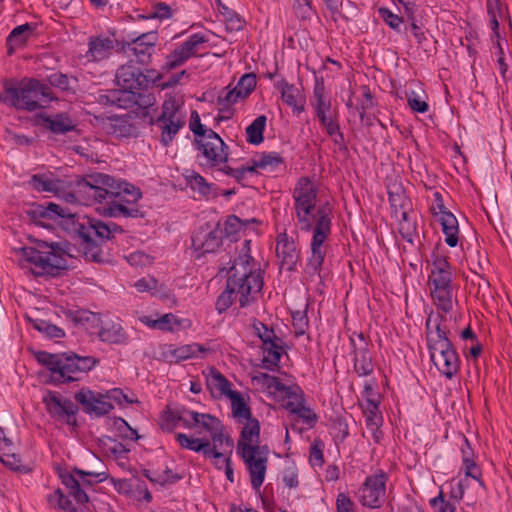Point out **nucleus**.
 Segmentation results:
<instances>
[{"mask_svg":"<svg viewBox=\"0 0 512 512\" xmlns=\"http://www.w3.org/2000/svg\"><path fill=\"white\" fill-rule=\"evenodd\" d=\"M84 205L111 200L106 209L110 217L143 218L136 203L142 197L139 188L120 178L104 173H92L77 181L74 193L70 195Z\"/></svg>","mask_w":512,"mask_h":512,"instance_id":"1","label":"nucleus"},{"mask_svg":"<svg viewBox=\"0 0 512 512\" xmlns=\"http://www.w3.org/2000/svg\"><path fill=\"white\" fill-rule=\"evenodd\" d=\"M283 164V158L278 152H263L255 157V165L259 169L274 171Z\"/></svg>","mask_w":512,"mask_h":512,"instance_id":"45","label":"nucleus"},{"mask_svg":"<svg viewBox=\"0 0 512 512\" xmlns=\"http://www.w3.org/2000/svg\"><path fill=\"white\" fill-rule=\"evenodd\" d=\"M203 349L197 344L183 345L173 350L172 355L176 361L196 357Z\"/></svg>","mask_w":512,"mask_h":512,"instance_id":"57","label":"nucleus"},{"mask_svg":"<svg viewBox=\"0 0 512 512\" xmlns=\"http://www.w3.org/2000/svg\"><path fill=\"white\" fill-rule=\"evenodd\" d=\"M55 99L48 85L33 79L24 78L16 86L6 85L0 93V101L18 110L35 111Z\"/></svg>","mask_w":512,"mask_h":512,"instance_id":"7","label":"nucleus"},{"mask_svg":"<svg viewBox=\"0 0 512 512\" xmlns=\"http://www.w3.org/2000/svg\"><path fill=\"white\" fill-rule=\"evenodd\" d=\"M244 426L241 430L240 439L237 445L247 444L249 446H260V423L252 416L249 419H244Z\"/></svg>","mask_w":512,"mask_h":512,"instance_id":"33","label":"nucleus"},{"mask_svg":"<svg viewBox=\"0 0 512 512\" xmlns=\"http://www.w3.org/2000/svg\"><path fill=\"white\" fill-rule=\"evenodd\" d=\"M33 33L32 25L25 23L15 27L7 37L6 43L8 54H12L14 50L24 45Z\"/></svg>","mask_w":512,"mask_h":512,"instance_id":"34","label":"nucleus"},{"mask_svg":"<svg viewBox=\"0 0 512 512\" xmlns=\"http://www.w3.org/2000/svg\"><path fill=\"white\" fill-rule=\"evenodd\" d=\"M150 123L155 124L160 129V142L163 146L167 147L173 141L179 130L185 126L186 120H162L157 118L154 120L151 118Z\"/></svg>","mask_w":512,"mask_h":512,"instance_id":"30","label":"nucleus"},{"mask_svg":"<svg viewBox=\"0 0 512 512\" xmlns=\"http://www.w3.org/2000/svg\"><path fill=\"white\" fill-rule=\"evenodd\" d=\"M431 506L434 508V512H455L456 504L450 500H445L443 492L440 491L438 496L430 500Z\"/></svg>","mask_w":512,"mask_h":512,"instance_id":"62","label":"nucleus"},{"mask_svg":"<svg viewBox=\"0 0 512 512\" xmlns=\"http://www.w3.org/2000/svg\"><path fill=\"white\" fill-rule=\"evenodd\" d=\"M179 424L177 408L167 409L160 417V427L165 432L173 431Z\"/></svg>","mask_w":512,"mask_h":512,"instance_id":"56","label":"nucleus"},{"mask_svg":"<svg viewBox=\"0 0 512 512\" xmlns=\"http://www.w3.org/2000/svg\"><path fill=\"white\" fill-rule=\"evenodd\" d=\"M35 357L39 364L48 369L50 380L54 384L78 381L98 363L94 357L79 356L75 353L52 354L39 351Z\"/></svg>","mask_w":512,"mask_h":512,"instance_id":"6","label":"nucleus"},{"mask_svg":"<svg viewBox=\"0 0 512 512\" xmlns=\"http://www.w3.org/2000/svg\"><path fill=\"white\" fill-rule=\"evenodd\" d=\"M266 122V116L260 115L246 128V140L248 143L259 145L263 142V133L266 127Z\"/></svg>","mask_w":512,"mask_h":512,"instance_id":"41","label":"nucleus"},{"mask_svg":"<svg viewBox=\"0 0 512 512\" xmlns=\"http://www.w3.org/2000/svg\"><path fill=\"white\" fill-rule=\"evenodd\" d=\"M439 222L445 236V243L449 247H456L459 242V226L457 218L453 213H444V215L439 217Z\"/></svg>","mask_w":512,"mask_h":512,"instance_id":"31","label":"nucleus"},{"mask_svg":"<svg viewBox=\"0 0 512 512\" xmlns=\"http://www.w3.org/2000/svg\"><path fill=\"white\" fill-rule=\"evenodd\" d=\"M263 362L266 368L277 367L282 354V339L263 345Z\"/></svg>","mask_w":512,"mask_h":512,"instance_id":"38","label":"nucleus"},{"mask_svg":"<svg viewBox=\"0 0 512 512\" xmlns=\"http://www.w3.org/2000/svg\"><path fill=\"white\" fill-rule=\"evenodd\" d=\"M117 85L131 90H141L148 85L147 77L133 65H122L116 72Z\"/></svg>","mask_w":512,"mask_h":512,"instance_id":"19","label":"nucleus"},{"mask_svg":"<svg viewBox=\"0 0 512 512\" xmlns=\"http://www.w3.org/2000/svg\"><path fill=\"white\" fill-rule=\"evenodd\" d=\"M387 193L394 218L406 217V214L412 211L411 201L400 183L389 184Z\"/></svg>","mask_w":512,"mask_h":512,"instance_id":"21","label":"nucleus"},{"mask_svg":"<svg viewBox=\"0 0 512 512\" xmlns=\"http://www.w3.org/2000/svg\"><path fill=\"white\" fill-rule=\"evenodd\" d=\"M431 361L438 371L448 379L454 377L460 369V359L456 350L444 355L441 359L436 357L435 360Z\"/></svg>","mask_w":512,"mask_h":512,"instance_id":"32","label":"nucleus"},{"mask_svg":"<svg viewBox=\"0 0 512 512\" xmlns=\"http://www.w3.org/2000/svg\"><path fill=\"white\" fill-rule=\"evenodd\" d=\"M407 101L409 107L414 112L425 113L429 109L428 103L414 91H411L407 94Z\"/></svg>","mask_w":512,"mask_h":512,"instance_id":"63","label":"nucleus"},{"mask_svg":"<svg viewBox=\"0 0 512 512\" xmlns=\"http://www.w3.org/2000/svg\"><path fill=\"white\" fill-rule=\"evenodd\" d=\"M431 296L439 310L446 314L452 311L454 301L452 286L443 288H431Z\"/></svg>","mask_w":512,"mask_h":512,"instance_id":"36","label":"nucleus"},{"mask_svg":"<svg viewBox=\"0 0 512 512\" xmlns=\"http://www.w3.org/2000/svg\"><path fill=\"white\" fill-rule=\"evenodd\" d=\"M48 413L57 419H65L68 425H76L77 405L70 399L60 397L56 392H49L43 398Z\"/></svg>","mask_w":512,"mask_h":512,"instance_id":"15","label":"nucleus"},{"mask_svg":"<svg viewBox=\"0 0 512 512\" xmlns=\"http://www.w3.org/2000/svg\"><path fill=\"white\" fill-rule=\"evenodd\" d=\"M29 214L35 219H50L59 221L60 225L69 233L78 235L81 239V250L84 257L92 262L103 261L101 243L110 240L123 229L116 223L104 222L85 215H78L58 204L49 202L47 205L34 206Z\"/></svg>","mask_w":512,"mask_h":512,"instance_id":"2","label":"nucleus"},{"mask_svg":"<svg viewBox=\"0 0 512 512\" xmlns=\"http://www.w3.org/2000/svg\"><path fill=\"white\" fill-rule=\"evenodd\" d=\"M310 104L321 126L338 119V111L332 107L331 100L325 95V86L322 80L316 79Z\"/></svg>","mask_w":512,"mask_h":512,"instance_id":"14","label":"nucleus"},{"mask_svg":"<svg viewBox=\"0 0 512 512\" xmlns=\"http://www.w3.org/2000/svg\"><path fill=\"white\" fill-rule=\"evenodd\" d=\"M18 253L20 264L29 266L36 276L58 274L67 268V258L70 257L66 244L54 242H38L35 246L22 247Z\"/></svg>","mask_w":512,"mask_h":512,"instance_id":"5","label":"nucleus"},{"mask_svg":"<svg viewBox=\"0 0 512 512\" xmlns=\"http://www.w3.org/2000/svg\"><path fill=\"white\" fill-rule=\"evenodd\" d=\"M206 377V386L215 399L229 398L235 390L231 389V382L216 368H209Z\"/></svg>","mask_w":512,"mask_h":512,"instance_id":"23","label":"nucleus"},{"mask_svg":"<svg viewBox=\"0 0 512 512\" xmlns=\"http://www.w3.org/2000/svg\"><path fill=\"white\" fill-rule=\"evenodd\" d=\"M276 253L281 259L282 266L288 271L296 270L299 260V251L293 239L288 238L287 234H280L277 239Z\"/></svg>","mask_w":512,"mask_h":512,"instance_id":"22","label":"nucleus"},{"mask_svg":"<svg viewBox=\"0 0 512 512\" xmlns=\"http://www.w3.org/2000/svg\"><path fill=\"white\" fill-rule=\"evenodd\" d=\"M287 398L284 408L291 412H297L305 404L304 396L299 387H288L283 393Z\"/></svg>","mask_w":512,"mask_h":512,"instance_id":"46","label":"nucleus"},{"mask_svg":"<svg viewBox=\"0 0 512 512\" xmlns=\"http://www.w3.org/2000/svg\"><path fill=\"white\" fill-rule=\"evenodd\" d=\"M225 23V29L227 32H238L242 30L244 26V20L235 11L226 12L223 17Z\"/></svg>","mask_w":512,"mask_h":512,"instance_id":"61","label":"nucleus"},{"mask_svg":"<svg viewBox=\"0 0 512 512\" xmlns=\"http://www.w3.org/2000/svg\"><path fill=\"white\" fill-rule=\"evenodd\" d=\"M114 49V41L109 37H91L85 57L90 62H99L107 59Z\"/></svg>","mask_w":512,"mask_h":512,"instance_id":"27","label":"nucleus"},{"mask_svg":"<svg viewBox=\"0 0 512 512\" xmlns=\"http://www.w3.org/2000/svg\"><path fill=\"white\" fill-rule=\"evenodd\" d=\"M324 448L325 444L321 439H314L309 449V463L313 467H322L324 464Z\"/></svg>","mask_w":512,"mask_h":512,"instance_id":"48","label":"nucleus"},{"mask_svg":"<svg viewBox=\"0 0 512 512\" xmlns=\"http://www.w3.org/2000/svg\"><path fill=\"white\" fill-rule=\"evenodd\" d=\"M175 438L181 448L193 452H202L203 455L208 458L218 459L223 456L222 452H215L214 449H211V442L209 438H195L184 433H177Z\"/></svg>","mask_w":512,"mask_h":512,"instance_id":"24","label":"nucleus"},{"mask_svg":"<svg viewBox=\"0 0 512 512\" xmlns=\"http://www.w3.org/2000/svg\"><path fill=\"white\" fill-rule=\"evenodd\" d=\"M250 240L241 243L238 256L228 271L226 289L218 296L215 308L219 314L233 304L234 297H239L242 308L255 302L264 285L263 271L251 256Z\"/></svg>","mask_w":512,"mask_h":512,"instance_id":"3","label":"nucleus"},{"mask_svg":"<svg viewBox=\"0 0 512 512\" xmlns=\"http://www.w3.org/2000/svg\"><path fill=\"white\" fill-rule=\"evenodd\" d=\"M197 420L199 421L195 422L196 427L199 426L203 428L209 433V435L222 426L221 421L217 417L212 416L210 414L199 413V417H197Z\"/></svg>","mask_w":512,"mask_h":512,"instance_id":"59","label":"nucleus"},{"mask_svg":"<svg viewBox=\"0 0 512 512\" xmlns=\"http://www.w3.org/2000/svg\"><path fill=\"white\" fill-rule=\"evenodd\" d=\"M30 183L34 189L41 192H55L59 185L58 181L52 180L43 175H33Z\"/></svg>","mask_w":512,"mask_h":512,"instance_id":"49","label":"nucleus"},{"mask_svg":"<svg viewBox=\"0 0 512 512\" xmlns=\"http://www.w3.org/2000/svg\"><path fill=\"white\" fill-rule=\"evenodd\" d=\"M44 121L46 123V127L55 134H64L74 129L72 120L64 114H58L54 117H46Z\"/></svg>","mask_w":512,"mask_h":512,"instance_id":"42","label":"nucleus"},{"mask_svg":"<svg viewBox=\"0 0 512 512\" xmlns=\"http://www.w3.org/2000/svg\"><path fill=\"white\" fill-rule=\"evenodd\" d=\"M208 39L202 33H194L188 37L180 46L175 48L167 57L165 65L168 69H174L184 64L189 58L194 56L199 50L200 45L206 43Z\"/></svg>","mask_w":512,"mask_h":512,"instance_id":"16","label":"nucleus"},{"mask_svg":"<svg viewBox=\"0 0 512 512\" xmlns=\"http://www.w3.org/2000/svg\"><path fill=\"white\" fill-rule=\"evenodd\" d=\"M209 440L211 442V449H214L215 452H220L219 449L223 447L224 443L230 448L233 446L232 439L224 434L223 425L210 434Z\"/></svg>","mask_w":512,"mask_h":512,"instance_id":"58","label":"nucleus"},{"mask_svg":"<svg viewBox=\"0 0 512 512\" xmlns=\"http://www.w3.org/2000/svg\"><path fill=\"white\" fill-rule=\"evenodd\" d=\"M108 478L105 470H83L73 468L70 473L61 475L63 485L68 489L69 496L73 497L76 504L83 505L89 501L85 488L92 487L95 483H101Z\"/></svg>","mask_w":512,"mask_h":512,"instance_id":"8","label":"nucleus"},{"mask_svg":"<svg viewBox=\"0 0 512 512\" xmlns=\"http://www.w3.org/2000/svg\"><path fill=\"white\" fill-rule=\"evenodd\" d=\"M178 326L180 320L172 313L164 314L152 322V327L163 331H173Z\"/></svg>","mask_w":512,"mask_h":512,"instance_id":"55","label":"nucleus"},{"mask_svg":"<svg viewBox=\"0 0 512 512\" xmlns=\"http://www.w3.org/2000/svg\"><path fill=\"white\" fill-rule=\"evenodd\" d=\"M33 328L39 332L44 333L49 338H61L65 335L61 328L41 319H36L33 321Z\"/></svg>","mask_w":512,"mask_h":512,"instance_id":"50","label":"nucleus"},{"mask_svg":"<svg viewBox=\"0 0 512 512\" xmlns=\"http://www.w3.org/2000/svg\"><path fill=\"white\" fill-rule=\"evenodd\" d=\"M398 221V231L402 238L408 243L413 244L414 238L418 236L415 220L411 217V212L406 217L395 218Z\"/></svg>","mask_w":512,"mask_h":512,"instance_id":"43","label":"nucleus"},{"mask_svg":"<svg viewBox=\"0 0 512 512\" xmlns=\"http://www.w3.org/2000/svg\"><path fill=\"white\" fill-rule=\"evenodd\" d=\"M228 399L231 402L232 415L239 423H244V419L252 416L251 409L241 393L235 391Z\"/></svg>","mask_w":512,"mask_h":512,"instance_id":"37","label":"nucleus"},{"mask_svg":"<svg viewBox=\"0 0 512 512\" xmlns=\"http://www.w3.org/2000/svg\"><path fill=\"white\" fill-rule=\"evenodd\" d=\"M75 400L83 406L86 413L97 417L106 415L114 408L105 395L91 390L81 389L75 394Z\"/></svg>","mask_w":512,"mask_h":512,"instance_id":"17","label":"nucleus"},{"mask_svg":"<svg viewBox=\"0 0 512 512\" xmlns=\"http://www.w3.org/2000/svg\"><path fill=\"white\" fill-rule=\"evenodd\" d=\"M297 225L301 231H313L310 249L304 269L305 277L310 281H321V270L326 255L325 241L331 234L332 211L328 205L317 204L314 207H303L294 210Z\"/></svg>","mask_w":512,"mask_h":512,"instance_id":"4","label":"nucleus"},{"mask_svg":"<svg viewBox=\"0 0 512 512\" xmlns=\"http://www.w3.org/2000/svg\"><path fill=\"white\" fill-rule=\"evenodd\" d=\"M388 475L383 470L366 477L357 492L358 501L371 509L380 508L385 502Z\"/></svg>","mask_w":512,"mask_h":512,"instance_id":"11","label":"nucleus"},{"mask_svg":"<svg viewBox=\"0 0 512 512\" xmlns=\"http://www.w3.org/2000/svg\"><path fill=\"white\" fill-rule=\"evenodd\" d=\"M68 317L78 326L85 329L90 335H97L103 320L98 313L88 310L69 311Z\"/></svg>","mask_w":512,"mask_h":512,"instance_id":"29","label":"nucleus"},{"mask_svg":"<svg viewBox=\"0 0 512 512\" xmlns=\"http://www.w3.org/2000/svg\"><path fill=\"white\" fill-rule=\"evenodd\" d=\"M432 288L452 286V271L449 262L442 257L435 258L433 268L429 276Z\"/></svg>","mask_w":512,"mask_h":512,"instance_id":"28","label":"nucleus"},{"mask_svg":"<svg viewBox=\"0 0 512 512\" xmlns=\"http://www.w3.org/2000/svg\"><path fill=\"white\" fill-rule=\"evenodd\" d=\"M157 119L162 120H185V114L183 112L182 104L177 101L174 97L165 99L162 104V111Z\"/></svg>","mask_w":512,"mask_h":512,"instance_id":"40","label":"nucleus"},{"mask_svg":"<svg viewBox=\"0 0 512 512\" xmlns=\"http://www.w3.org/2000/svg\"><path fill=\"white\" fill-rule=\"evenodd\" d=\"M135 91L119 87L118 89L106 90L99 94L98 102L102 105H110L121 109H129L135 106Z\"/></svg>","mask_w":512,"mask_h":512,"instance_id":"20","label":"nucleus"},{"mask_svg":"<svg viewBox=\"0 0 512 512\" xmlns=\"http://www.w3.org/2000/svg\"><path fill=\"white\" fill-rule=\"evenodd\" d=\"M241 92L235 89L225 88L217 98V104L221 111L229 109L233 104L237 103L240 99H243Z\"/></svg>","mask_w":512,"mask_h":512,"instance_id":"47","label":"nucleus"},{"mask_svg":"<svg viewBox=\"0 0 512 512\" xmlns=\"http://www.w3.org/2000/svg\"><path fill=\"white\" fill-rule=\"evenodd\" d=\"M292 198L294 210L314 207L317 204L318 189L308 177H301L292 191Z\"/></svg>","mask_w":512,"mask_h":512,"instance_id":"18","label":"nucleus"},{"mask_svg":"<svg viewBox=\"0 0 512 512\" xmlns=\"http://www.w3.org/2000/svg\"><path fill=\"white\" fill-rule=\"evenodd\" d=\"M253 327L257 332L258 337L261 339L263 345L280 339L275 334L273 329L268 328L265 324L259 321L255 322Z\"/></svg>","mask_w":512,"mask_h":512,"instance_id":"64","label":"nucleus"},{"mask_svg":"<svg viewBox=\"0 0 512 512\" xmlns=\"http://www.w3.org/2000/svg\"><path fill=\"white\" fill-rule=\"evenodd\" d=\"M251 222H256L255 218L250 220H241L236 215H230L225 221L223 234L232 241H237L240 233L246 229Z\"/></svg>","mask_w":512,"mask_h":512,"instance_id":"39","label":"nucleus"},{"mask_svg":"<svg viewBox=\"0 0 512 512\" xmlns=\"http://www.w3.org/2000/svg\"><path fill=\"white\" fill-rule=\"evenodd\" d=\"M256 75L254 73L244 74L238 81L235 89L241 92L242 98L248 97L256 87Z\"/></svg>","mask_w":512,"mask_h":512,"instance_id":"52","label":"nucleus"},{"mask_svg":"<svg viewBox=\"0 0 512 512\" xmlns=\"http://www.w3.org/2000/svg\"><path fill=\"white\" fill-rule=\"evenodd\" d=\"M178 411V420L179 424H182L184 428L192 429L196 427L197 417H199V413L195 411H191L185 407L177 408Z\"/></svg>","mask_w":512,"mask_h":512,"instance_id":"60","label":"nucleus"},{"mask_svg":"<svg viewBox=\"0 0 512 512\" xmlns=\"http://www.w3.org/2000/svg\"><path fill=\"white\" fill-rule=\"evenodd\" d=\"M237 453L242 458L250 476L251 486L259 490L262 486L268 466L269 448L263 446L237 445Z\"/></svg>","mask_w":512,"mask_h":512,"instance_id":"9","label":"nucleus"},{"mask_svg":"<svg viewBox=\"0 0 512 512\" xmlns=\"http://www.w3.org/2000/svg\"><path fill=\"white\" fill-rule=\"evenodd\" d=\"M354 369L362 377L372 374L374 366L367 346L355 349Z\"/></svg>","mask_w":512,"mask_h":512,"instance_id":"35","label":"nucleus"},{"mask_svg":"<svg viewBox=\"0 0 512 512\" xmlns=\"http://www.w3.org/2000/svg\"><path fill=\"white\" fill-rule=\"evenodd\" d=\"M172 17V11L168 4L164 2L157 3L152 6L150 12L147 15H139L142 19H169Z\"/></svg>","mask_w":512,"mask_h":512,"instance_id":"53","label":"nucleus"},{"mask_svg":"<svg viewBox=\"0 0 512 512\" xmlns=\"http://www.w3.org/2000/svg\"><path fill=\"white\" fill-rule=\"evenodd\" d=\"M158 33L149 31L139 35L129 34L121 41V50L129 58H134L140 64H148L155 53Z\"/></svg>","mask_w":512,"mask_h":512,"instance_id":"10","label":"nucleus"},{"mask_svg":"<svg viewBox=\"0 0 512 512\" xmlns=\"http://www.w3.org/2000/svg\"><path fill=\"white\" fill-rule=\"evenodd\" d=\"M135 98V106H138L140 109L144 110V115H148L149 109L153 107L156 102L154 94L142 88L141 90H135Z\"/></svg>","mask_w":512,"mask_h":512,"instance_id":"51","label":"nucleus"},{"mask_svg":"<svg viewBox=\"0 0 512 512\" xmlns=\"http://www.w3.org/2000/svg\"><path fill=\"white\" fill-rule=\"evenodd\" d=\"M194 144L209 167H222L228 160L229 148L223 139L215 132L209 131L204 138H195Z\"/></svg>","mask_w":512,"mask_h":512,"instance_id":"12","label":"nucleus"},{"mask_svg":"<svg viewBox=\"0 0 512 512\" xmlns=\"http://www.w3.org/2000/svg\"><path fill=\"white\" fill-rule=\"evenodd\" d=\"M274 86L280 91L283 102L290 106L294 113L300 114L304 111L305 97L297 87L285 79L277 81Z\"/></svg>","mask_w":512,"mask_h":512,"instance_id":"26","label":"nucleus"},{"mask_svg":"<svg viewBox=\"0 0 512 512\" xmlns=\"http://www.w3.org/2000/svg\"><path fill=\"white\" fill-rule=\"evenodd\" d=\"M188 182L191 188L197 191L202 196H208L211 194L213 185L208 183L200 174L193 173L189 176Z\"/></svg>","mask_w":512,"mask_h":512,"instance_id":"54","label":"nucleus"},{"mask_svg":"<svg viewBox=\"0 0 512 512\" xmlns=\"http://www.w3.org/2000/svg\"><path fill=\"white\" fill-rule=\"evenodd\" d=\"M192 248L200 255L215 253L223 241V229L219 223H205L195 230L191 237Z\"/></svg>","mask_w":512,"mask_h":512,"instance_id":"13","label":"nucleus"},{"mask_svg":"<svg viewBox=\"0 0 512 512\" xmlns=\"http://www.w3.org/2000/svg\"><path fill=\"white\" fill-rule=\"evenodd\" d=\"M49 504L52 507L61 509L66 512H81L77 506L66 496L61 489L55 490L47 497Z\"/></svg>","mask_w":512,"mask_h":512,"instance_id":"44","label":"nucleus"},{"mask_svg":"<svg viewBox=\"0 0 512 512\" xmlns=\"http://www.w3.org/2000/svg\"><path fill=\"white\" fill-rule=\"evenodd\" d=\"M97 336L102 342L114 345H126L129 341L121 323L108 318L103 320Z\"/></svg>","mask_w":512,"mask_h":512,"instance_id":"25","label":"nucleus"}]
</instances>
